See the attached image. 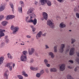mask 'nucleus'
Masks as SVG:
<instances>
[{
	"label": "nucleus",
	"mask_w": 79,
	"mask_h": 79,
	"mask_svg": "<svg viewBox=\"0 0 79 79\" xmlns=\"http://www.w3.org/2000/svg\"><path fill=\"white\" fill-rule=\"evenodd\" d=\"M23 54L20 56V60L22 61H27V55L28 52L27 51H24L22 52Z\"/></svg>",
	"instance_id": "1"
},
{
	"label": "nucleus",
	"mask_w": 79,
	"mask_h": 79,
	"mask_svg": "<svg viewBox=\"0 0 79 79\" xmlns=\"http://www.w3.org/2000/svg\"><path fill=\"white\" fill-rule=\"evenodd\" d=\"M29 16H30L29 20H28L29 19V16H28L25 17V21H26L27 23H30L31 19H32L33 17L34 18H35V15L34 13L30 14Z\"/></svg>",
	"instance_id": "2"
},
{
	"label": "nucleus",
	"mask_w": 79,
	"mask_h": 79,
	"mask_svg": "<svg viewBox=\"0 0 79 79\" xmlns=\"http://www.w3.org/2000/svg\"><path fill=\"white\" fill-rule=\"evenodd\" d=\"M47 24L51 28L54 29L55 28V25L53 23V20L52 19H49L47 21Z\"/></svg>",
	"instance_id": "3"
},
{
	"label": "nucleus",
	"mask_w": 79,
	"mask_h": 79,
	"mask_svg": "<svg viewBox=\"0 0 79 79\" xmlns=\"http://www.w3.org/2000/svg\"><path fill=\"white\" fill-rule=\"evenodd\" d=\"M19 27L18 26L15 27L14 26H12L10 27V29L13 31V34H16L17 32L19 31Z\"/></svg>",
	"instance_id": "4"
},
{
	"label": "nucleus",
	"mask_w": 79,
	"mask_h": 79,
	"mask_svg": "<svg viewBox=\"0 0 79 79\" xmlns=\"http://www.w3.org/2000/svg\"><path fill=\"white\" fill-rule=\"evenodd\" d=\"M35 52V49L34 48H29L28 49V53L29 55H32Z\"/></svg>",
	"instance_id": "5"
},
{
	"label": "nucleus",
	"mask_w": 79,
	"mask_h": 79,
	"mask_svg": "<svg viewBox=\"0 0 79 79\" xmlns=\"http://www.w3.org/2000/svg\"><path fill=\"white\" fill-rule=\"evenodd\" d=\"M42 31L39 32L36 35V39H39L40 37H42Z\"/></svg>",
	"instance_id": "6"
},
{
	"label": "nucleus",
	"mask_w": 79,
	"mask_h": 79,
	"mask_svg": "<svg viewBox=\"0 0 79 79\" xmlns=\"http://www.w3.org/2000/svg\"><path fill=\"white\" fill-rule=\"evenodd\" d=\"M32 23L35 26V25L37 24V20L36 19H34V20L32 19H31V20H30V23Z\"/></svg>",
	"instance_id": "7"
},
{
	"label": "nucleus",
	"mask_w": 79,
	"mask_h": 79,
	"mask_svg": "<svg viewBox=\"0 0 79 79\" xmlns=\"http://www.w3.org/2000/svg\"><path fill=\"white\" fill-rule=\"evenodd\" d=\"M15 16L14 15H7L6 16V19L7 21L9 20V19H11L14 18Z\"/></svg>",
	"instance_id": "8"
},
{
	"label": "nucleus",
	"mask_w": 79,
	"mask_h": 79,
	"mask_svg": "<svg viewBox=\"0 0 79 79\" xmlns=\"http://www.w3.org/2000/svg\"><path fill=\"white\" fill-rule=\"evenodd\" d=\"M5 9V6L3 4H1L0 6V12L4 11Z\"/></svg>",
	"instance_id": "9"
},
{
	"label": "nucleus",
	"mask_w": 79,
	"mask_h": 79,
	"mask_svg": "<svg viewBox=\"0 0 79 79\" xmlns=\"http://www.w3.org/2000/svg\"><path fill=\"white\" fill-rule=\"evenodd\" d=\"M65 47V44H62L61 45L60 48V51L61 52V53H62L63 52V51H64V48Z\"/></svg>",
	"instance_id": "10"
},
{
	"label": "nucleus",
	"mask_w": 79,
	"mask_h": 79,
	"mask_svg": "<svg viewBox=\"0 0 79 79\" xmlns=\"http://www.w3.org/2000/svg\"><path fill=\"white\" fill-rule=\"evenodd\" d=\"M60 71H63L65 69V64H62L60 67Z\"/></svg>",
	"instance_id": "11"
},
{
	"label": "nucleus",
	"mask_w": 79,
	"mask_h": 79,
	"mask_svg": "<svg viewBox=\"0 0 79 79\" xmlns=\"http://www.w3.org/2000/svg\"><path fill=\"white\" fill-rule=\"evenodd\" d=\"M43 15L44 16V18L46 20H47L48 19V14L46 12H43Z\"/></svg>",
	"instance_id": "12"
},
{
	"label": "nucleus",
	"mask_w": 79,
	"mask_h": 79,
	"mask_svg": "<svg viewBox=\"0 0 79 79\" xmlns=\"http://www.w3.org/2000/svg\"><path fill=\"white\" fill-rule=\"evenodd\" d=\"M59 27L60 28H64L66 27V24L62 22L60 24Z\"/></svg>",
	"instance_id": "13"
},
{
	"label": "nucleus",
	"mask_w": 79,
	"mask_h": 79,
	"mask_svg": "<svg viewBox=\"0 0 79 79\" xmlns=\"http://www.w3.org/2000/svg\"><path fill=\"white\" fill-rule=\"evenodd\" d=\"M74 53V48H72L70 49L69 52L70 55H73Z\"/></svg>",
	"instance_id": "14"
},
{
	"label": "nucleus",
	"mask_w": 79,
	"mask_h": 79,
	"mask_svg": "<svg viewBox=\"0 0 79 79\" xmlns=\"http://www.w3.org/2000/svg\"><path fill=\"white\" fill-rule=\"evenodd\" d=\"M32 12H33V9L32 8H30L28 10L27 12V15H29L31 13H32Z\"/></svg>",
	"instance_id": "15"
},
{
	"label": "nucleus",
	"mask_w": 79,
	"mask_h": 79,
	"mask_svg": "<svg viewBox=\"0 0 79 79\" xmlns=\"http://www.w3.org/2000/svg\"><path fill=\"white\" fill-rule=\"evenodd\" d=\"M4 57L3 56H1L0 57V65L1 64H2V63H3V61H4Z\"/></svg>",
	"instance_id": "16"
},
{
	"label": "nucleus",
	"mask_w": 79,
	"mask_h": 79,
	"mask_svg": "<svg viewBox=\"0 0 79 79\" xmlns=\"http://www.w3.org/2000/svg\"><path fill=\"white\" fill-rule=\"evenodd\" d=\"M47 0H40V2L41 5H45V4L47 2Z\"/></svg>",
	"instance_id": "17"
},
{
	"label": "nucleus",
	"mask_w": 79,
	"mask_h": 79,
	"mask_svg": "<svg viewBox=\"0 0 79 79\" xmlns=\"http://www.w3.org/2000/svg\"><path fill=\"white\" fill-rule=\"evenodd\" d=\"M46 3L48 6H52V2L49 0H47L46 1Z\"/></svg>",
	"instance_id": "18"
},
{
	"label": "nucleus",
	"mask_w": 79,
	"mask_h": 79,
	"mask_svg": "<svg viewBox=\"0 0 79 79\" xmlns=\"http://www.w3.org/2000/svg\"><path fill=\"white\" fill-rule=\"evenodd\" d=\"M9 74V72H8V71H6L4 74V76L6 77V78H8V75Z\"/></svg>",
	"instance_id": "19"
},
{
	"label": "nucleus",
	"mask_w": 79,
	"mask_h": 79,
	"mask_svg": "<svg viewBox=\"0 0 79 79\" xmlns=\"http://www.w3.org/2000/svg\"><path fill=\"white\" fill-rule=\"evenodd\" d=\"M8 23L7 21H3L2 23V24L3 26H6Z\"/></svg>",
	"instance_id": "20"
},
{
	"label": "nucleus",
	"mask_w": 79,
	"mask_h": 79,
	"mask_svg": "<svg viewBox=\"0 0 79 79\" xmlns=\"http://www.w3.org/2000/svg\"><path fill=\"white\" fill-rule=\"evenodd\" d=\"M49 55L50 56H51V58H53L55 57V55L53 54V53L52 52H50L49 53Z\"/></svg>",
	"instance_id": "21"
},
{
	"label": "nucleus",
	"mask_w": 79,
	"mask_h": 79,
	"mask_svg": "<svg viewBox=\"0 0 79 79\" xmlns=\"http://www.w3.org/2000/svg\"><path fill=\"white\" fill-rule=\"evenodd\" d=\"M51 72H56V69L55 68H52L50 69Z\"/></svg>",
	"instance_id": "22"
},
{
	"label": "nucleus",
	"mask_w": 79,
	"mask_h": 79,
	"mask_svg": "<svg viewBox=\"0 0 79 79\" xmlns=\"http://www.w3.org/2000/svg\"><path fill=\"white\" fill-rule=\"evenodd\" d=\"M7 56L8 58H9V59H10V60L13 59V56H11V55L10 53L7 54Z\"/></svg>",
	"instance_id": "23"
},
{
	"label": "nucleus",
	"mask_w": 79,
	"mask_h": 79,
	"mask_svg": "<svg viewBox=\"0 0 79 79\" xmlns=\"http://www.w3.org/2000/svg\"><path fill=\"white\" fill-rule=\"evenodd\" d=\"M19 4L21 5V6L23 7L24 6V3L22 1H20L19 2Z\"/></svg>",
	"instance_id": "24"
},
{
	"label": "nucleus",
	"mask_w": 79,
	"mask_h": 79,
	"mask_svg": "<svg viewBox=\"0 0 79 79\" xmlns=\"http://www.w3.org/2000/svg\"><path fill=\"white\" fill-rule=\"evenodd\" d=\"M18 10L19 13H23V11L22 10V7H19Z\"/></svg>",
	"instance_id": "25"
},
{
	"label": "nucleus",
	"mask_w": 79,
	"mask_h": 79,
	"mask_svg": "<svg viewBox=\"0 0 79 79\" xmlns=\"http://www.w3.org/2000/svg\"><path fill=\"white\" fill-rule=\"evenodd\" d=\"M32 28V31L33 32H35V30H36V29L34 27V26L33 25H31L30 26Z\"/></svg>",
	"instance_id": "26"
},
{
	"label": "nucleus",
	"mask_w": 79,
	"mask_h": 79,
	"mask_svg": "<svg viewBox=\"0 0 79 79\" xmlns=\"http://www.w3.org/2000/svg\"><path fill=\"white\" fill-rule=\"evenodd\" d=\"M54 51L55 53H56L58 51L57 50V46H55L54 48Z\"/></svg>",
	"instance_id": "27"
},
{
	"label": "nucleus",
	"mask_w": 79,
	"mask_h": 79,
	"mask_svg": "<svg viewBox=\"0 0 79 79\" xmlns=\"http://www.w3.org/2000/svg\"><path fill=\"white\" fill-rule=\"evenodd\" d=\"M40 75H41V74L40 73H38L36 74V77H38V78H39V77H40Z\"/></svg>",
	"instance_id": "28"
},
{
	"label": "nucleus",
	"mask_w": 79,
	"mask_h": 79,
	"mask_svg": "<svg viewBox=\"0 0 79 79\" xmlns=\"http://www.w3.org/2000/svg\"><path fill=\"white\" fill-rule=\"evenodd\" d=\"M17 77L19 79H23V77L21 75H19L17 76Z\"/></svg>",
	"instance_id": "29"
},
{
	"label": "nucleus",
	"mask_w": 79,
	"mask_h": 79,
	"mask_svg": "<svg viewBox=\"0 0 79 79\" xmlns=\"http://www.w3.org/2000/svg\"><path fill=\"white\" fill-rule=\"evenodd\" d=\"M67 77L68 79H73V77H71V75H68L67 76Z\"/></svg>",
	"instance_id": "30"
},
{
	"label": "nucleus",
	"mask_w": 79,
	"mask_h": 79,
	"mask_svg": "<svg viewBox=\"0 0 79 79\" xmlns=\"http://www.w3.org/2000/svg\"><path fill=\"white\" fill-rule=\"evenodd\" d=\"M44 63L45 64H46L48 63V60H47V59H45L44 60Z\"/></svg>",
	"instance_id": "31"
},
{
	"label": "nucleus",
	"mask_w": 79,
	"mask_h": 79,
	"mask_svg": "<svg viewBox=\"0 0 79 79\" xmlns=\"http://www.w3.org/2000/svg\"><path fill=\"white\" fill-rule=\"evenodd\" d=\"M3 18H4V15H0V21H2Z\"/></svg>",
	"instance_id": "32"
},
{
	"label": "nucleus",
	"mask_w": 79,
	"mask_h": 79,
	"mask_svg": "<svg viewBox=\"0 0 79 79\" xmlns=\"http://www.w3.org/2000/svg\"><path fill=\"white\" fill-rule=\"evenodd\" d=\"M44 73H45L44 70H41L40 73V74L41 75H42L43 74H44Z\"/></svg>",
	"instance_id": "33"
},
{
	"label": "nucleus",
	"mask_w": 79,
	"mask_h": 79,
	"mask_svg": "<svg viewBox=\"0 0 79 79\" xmlns=\"http://www.w3.org/2000/svg\"><path fill=\"white\" fill-rule=\"evenodd\" d=\"M75 15L76 16V17L77 18L79 19V13H76Z\"/></svg>",
	"instance_id": "34"
},
{
	"label": "nucleus",
	"mask_w": 79,
	"mask_h": 79,
	"mask_svg": "<svg viewBox=\"0 0 79 79\" xmlns=\"http://www.w3.org/2000/svg\"><path fill=\"white\" fill-rule=\"evenodd\" d=\"M67 48L68 49H67L66 50V52H69V49L70 48V46L68 45Z\"/></svg>",
	"instance_id": "35"
},
{
	"label": "nucleus",
	"mask_w": 79,
	"mask_h": 79,
	"mask_svg": "<svg viewBox=\"0 0 79 79\" xmlns=\"http://www.w3.org/2000/svg\"><path fill=\"white\" fill-rule=\"evenodd\" d=\"M71 40H72L71 44H74V42H76V40L73 38L71 39Z\"/></svg>",
	"instance_id": "36"
},
{
	"label": "nucleus",
	"mask_w": 79,
	"mask_h": 79,
	"mask_svg": "<svg viewBox=\"0 0 79 79\" xmlns=\"http://www.w3.org/2000/svg\"><path fill=\"white\" fill-rule=\"evenodd\" d=\"M0 35L2 36L3 37V36H5V34L3 33V32H1L0 33Z\"/></svg>",
	"instance_id": "37"
},
{
	"label": "nucleus",
	"mask_w": 79,
	"mask_h": 79,
	"mask_svg": "<svg viewBox=\"0 0 79 79\" xmlns=\"http://www.w3.org/2000/svg\"><path fill=\"white\" fill-rule=\"evenodd\" d=\"M58 2H59V3H63L64 2V0H57Z\"/></svg>",
	"instance_id": "38"
},
{
	"label": "nucleus",
	"mask_w": 79,
	"mask_h": 79,
	"mask_svg": "<svg viewBox=\"0 0 79 79\" xmlns=\"http://www.w3.org/2000/svg\"><path fill=\"white\" fill-rule=\"evenodd\" d=\"M10 6L11 8H13V3H10Z\"/></svg>",
	"instance_id": "39"
},
{
	"label": "nucleus",
	"mask_w": 79,
	"mask_h": 79,
	"mask_svg": "<svg viewBox=\"0 0 79 79\" xmlns=\"http://www.w3.org/2000/svg\"><path fill=\"white\" fill-rule=\"evenodd\" d=\"M33 62H34V60L32 59H31L30 60V63H32Z\"/></svg>",
	"instance_id": "40"
},
{
	"label": "nucleus",
	"mask_w": 79,
	"mask_h": 79,
	"mask_svg": "<svg viewBox=\"0 0 79 79\" xmlns=\"http://www.w3.org/2000/svg\"><path fill=\"white\" fill-rule=\"evenodd\" d=\"M39 69V68L38 67H34V71H37Z\"/></svg>",
	"instance_id": "41"
},
{
	"label": "nucleus",
	"mask_w": 79,
	"mask_h": 79,
	"mask_svg": "<svg viewBox=\"0 0 79 79\" xmlns=\"http://www.w3.org/2000/svg\"><path fill=\"white\" fill-rule=\"evenodd\" d=\"M6 66L7 67V68H9L10 66H11L10 65V63H7L6 64Z\"/></svg>",
	"instance_id": "42"
},
{
	"label": "nucleus",
	"mask_w": 79,
	"mask_h": 79,
	"mask_svg": "<svg viewBox=\"0 0 79 79\" xmlns=\"http://www.w3.org/2000/svg\"><path fill=\"white\" fill-rule=\"evenodd\" d=\"M5 30H2V29H0V33L1 32H5Z\"/></svg>",
	"instance_id": "43"
},
{
	"label": "nucleus",
	"mask_w": 79,
	"mask_h": 79,
	"mask_svg": "<svg viewBox=\"0 0 79 79\" xmlns=\"http://www.w3.org/2000/svg\"><path fill=\"white\" fill-rule=\"evenodd\" d=\"M75 60L76 62H77L78 64H79V59L77 58Z\"/></svg>",
	"instance_id": "44"
},
{
	"label": "nucleus",
	"mask_w": 79,
	"mask_h": 79,
	"mask_svg": "<svg viewBox=\"0 0 79 79\" xmlns=\"http://www.w3.org/2000/svg\"><path fill=\"white\" fill-rule=\"evenodd\" d=\"M5 45V44L4 43H2L1 45V47H4V46Z\"/></svg>",
	"instance_id": "45"
},
{
	"label": "nucleus",
	"mask_w": 79,
	"mask_h": 79,
	"mask_svg": "<svg viewBox=\"0 0 79 79\" xmlns=\"http://www.w3.org/2000/svg\"><path fill=\"white\" fill-rule=\"evenodd\" d=\"M26 37L28 39H30V38H31V36L30 35H27Z\"/></svg>",
	"instance_id": "46"
},
{
	"label": "nucleus",
	"mask_w": 79,
	"mask_h": 79,
	"mask_svg": "<svg viewBox=\"0 0 79 79\" xmlns=\"http://www.w3.org/2000/svg\"><path fill=\"white\" fill-rule=\"evenodd\" d=\"M8 68H9L10 71H12V66H10Z\"/></svg>",
	"instance_id": "47"
},
{
	"label": "nucleus",
	"mask_w": 79,
	"mask_h": 79,
	"mask_svg": "<svg viewBox=\"0 0 79 79\" xmlns=\"http://www.w3.org/2000/svg\"><path fill=\"white\" fill-rule=\"evenodd\" d=\"M45 64H46V66H47V67H50V65L49 64L47 63Z\"/></svg>",
	"instance_id": "48"
},
{
	"label": "nucleus",
	"mask_w": 79,
	"mask_h": 79,
	"mask_svg": "<svg viewBox=\"0 0 79 79\" xmlns=\"http://www.w3.org/2000/svg\"><path fill=\"white\" fill-rule=\"evenodd\" d=\"M22 75H23V76L24 74H25L26 73V72L24 71H23L22 72Z\"/></svg>",
	"instance_id": "49"
},
{
	"label": "nucleus",
	"mask_w": 79,
	"mask_h": 79,
	"mask_svg": "<svg viewBox=\"0 0 79 79\" xmlns=\"http://www.w3.org/2000/svg\"><path fill=\"white\" fill-rule=\"evenodd\" d=\"M74 11H75V12H76V11H77V7H75L74 9Z\"/></svg>",
	"instance_id": "50"
},
{
	"label": "nucleus",
	"mask_w": 79,
	"mask_h": 79,
	"mask_svg": "<svg viewBox=\"0 0 79 79\" xmlns=\"http://www.w3.org/2000/svg\"><path fill=\"white\" fill-rule=\"evenodd\" d=\"M45 47L46 48H47V49L49 48H50V47H49V46H48V45H45Z\"/></svg>",
	"instance_id": "51"
},
{
	"label": "nucleus",
	"mask_w": 79,
	"mask_h": 79,
	"mask_svg": "<svg viewBox=\"0 0 79 79\" xmlns=\"http://www.w3.org/2000/svg\"><path fill=\"white\" fill-rule=\"evenodd\" d=\"M69 61L71 63L73 64V63H74V62H73V60H69Z\"/></svg>",
	"instance_id": "52"
},
{
	"label": "nucleus",
	"mask_w": 79,
	"mask_h": 79,
	"mask_svg": "<svg viewBox=\"0 0 79 79\" xmlns=\"http://www.w3.org/2000/svg\"><path fill=\"white\" fill-rule=\"evenodd\" d=\"M30 69H31V70H32V71H34V67H30Z\"/></svg>",
	"instance_id": "53"
},
{
	"label": "nucleus",
	"mask_w": 79,
	"mask_h": 79,
	"mask_svg": "<svg viewBox=\"0 0 79 79\" xmlns=\"http://www.w3.org/2000/svg\"><path fill=\"white\" fill-rule=\"evenodd\" d=\"M5 40L6 43H8V42H9V40H8V39H7Z\"/></svg>",
	"instance_id": "54"
},
{
	"label": "nucleus",
	"mask_w": 79,
	"mask_h": 79,
	"mask_svg": "<svg viewBox=\"0 0 79 79\" xmlns=\"http://www.w3.org/2000/svg\"><path fill=\"white\" fill-rule=\"evenodd\" d=\"M23 76H24L25 77H27L28 76V75L26 73L24 74Z\"/></svg>",
	"instance_id": "55"
},
{
	"label": "nucleus",
	"mask_w": 79,
	"mask_h": 79,
	"mask_svg": "<svg viewBox=\"0 0 79 79\" xmlns=\"http://www.w3.org/2000/svg\"><path fill=\"white\" fill-rule=\"evenodd\" d=\"M35 5H37V3H38V2H37V1H35Z\"/></svg>",
	"instance_id": "56"
},
{
	"label": "nucleus",
	"mask_w": 79,
	"mask_h": 79,
	"mask_svg": "<svg viewBox=\"0 0 79 79\" xmlns=\"http://www.w3.org/2000/svg\"><path fill=\"white\" fill-rule=\"evenodd\" d=\"M68 68H69V69H72L73 67L70 66H68Z\"/></svg>",
	"instance_id": "57"
},
{
	"label": "nucleus",
	"mask_w": 79,
	"mask_h": 79,
	"mask_svg": "<svg viewBox=\"0 0 79 79\" xmlns=\"http://www.w3.org/2000/svg\"><path fill=\"white\" fill-rule=\"evenodd\" d=\"M5 40H6V39H8V36H5Z\"/></svg>",
	"instance_id": "58"
},
{
	"label": "nucleus",
	"mask_w": 79,
	"mask_h": 79,
	"mask_svg": "<svg viewBox=\"0 0 79 79\" xmlns=\"http://www.w3.org/2000/svg\"><path fill=\"white\" fill-rule=\"evenodd\" d=\"M20 44L21 45H24V43H20Z\"/></svg>",
	"instance_id": "59"
},
{
	"label": "nucleus",
	"mask_w": 79,
	"mask_h": 79,
	"mask_svg": "<svg viewBox=\"0 0 79 79\" xmlns=\"http://www.w3.org/2000/svg\"><path fill=\"white\" fill-rule=\"evenodd\" d=\"M77 68H76L75 69V72H76V71H77Z\"/></svg>",
	"instance_id": "60"
},
{
	"label": "nucleus",
	"mask_w": 79,
	"mask_h": 79,
	"mask_svg": "<svg viewBox=\"0 0 79 79\" xmlns=\"http://www.w3.org/2000/svg\"><path fill=\"white\" fill-rule=\"evenodd\" d=\"M13 68H14L15 67V64H13Z\"/></svg>",
	"instance_id": "61"
},
{
	"label": "nucleus",
	"mask_w": 79,
	"mask_h": 79,
	"mask_svg": "<svg viewBox=\"0 0 79 79\" xmlns=\"http://www.w3.org/2000/svg\"><path fill=\"white\" fill-rule=\"evenodd\" d=\"M77 55L78 56H79V52H77Z\"/></svg>",
	"instance_id": "62"
},
{
	"label": "nucleus",
	"mask_w": 79,
	"mask_h": 79,
	"mask_svg": "<svg viewBox=\"0 0 79 79\" xmlns=\"http://www.w3.org/2000/svg\"><path fill=\"white\" fill-rule=\"evenodd\" d=\"M12 9V11H13V12H14V8H13H13H11Z\"/></svg>",
	"instance_id": "63"
},
{
	"label": "nucleus",
	"mask_w": 79,
	"mask_h": 79,
	"mask_svg": "<svg viewBox=\"0 0 79 79\" xmlns=\"http://www.w3.org/2000/svg\"><path fill=\"white\" fill-rule=\"evenodd\" d=\"M46 35V33H45L43 35V36H45Z\"/></svg>",
	"instance_id": "64"
}]
</instances>
